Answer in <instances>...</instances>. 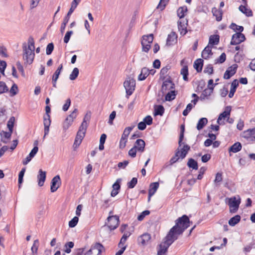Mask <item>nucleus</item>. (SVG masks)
<instances>
[{
  "label": "nucleus",
  "instance_id": "3c124183",
  "mask_svg": "<svg viewBox=\"0 0 255 255\" xmlns=\"http://www.w3.org/2000/svg\"><path fill=\"white\" fill-rule=\"evenodd\" d=\"M54 45L52 42H51V43H49V44H48V45L46 46V54L48 55H50L52 53V52L54 50Z\"/></svg>",
  "mask_w": 255,
  "mask_h": 255
},
{
  "label": "nucleus",
  "instance_id": "dca6fc26",
  "mask_svg": "<svg viewBox=\"0 0 255 255\" xmlns=\"http://www.w3.org/2000/svg\"><path fill=\"white\" fill-rule=\"evenodd\" d=\"M177 35L175 32H171L168 35L166 39V45L168 46L173 45L177 42Z\"/></svg>",
  "mask_w": 255,
  "mask_h": 255
},
{
  "label": "nucleus",
  "instance_id": "bf43d9fd",
  "mask_svg": "<svg viewBox=\"0 0 255 255\" xmlns=\"http://www.w3.org/2000/svg\"><path fill=\"white\" fill-rule=\"evenodd\" d=\"M223 180L222 173L218 172L216 175L215 179L214 181L216 185H219L218 183H220Z\"/></svg>",
  "mask_w": 255,
  "mask_h": 255
},
{
  "label": "nucleus",
  "instance_id": "f03ea898",
  "mask_svg": "<svg viewBox=\"0 0 255 255\" xmlns=\"http://www.w3.org/2000/svg\"><path fill=\"white\" fill-rule=\"evenodd\" d=\"M163 244L159 245V249L157 251V255H162L167 252L169 246L177 239V237H174L172 235L168 233L165 238Z\"/></svg>",
  "mask_w": 255,
  "mask_h": 255
},
{
  "label": "nucleus",
  "instance_id": "c85d7f7f",
  "mask_svg": "<svg viewBox=\"0 0 255 255\" xmlns=\"http://www.w3.org/2000/svg\"><path fill=\"white\" fill-rule=\"evenodd\" d=\"M178 28L181 35H185L187 32V27L185 24L180 21L178 22Z\"/></svg>",
  "mask_w": 255,
  "mask_h": 255
},
{
  "label": "nucleus",
  "instance_id": "13d9d810",
  "mask_svg": "<svg viewBox=\"0 0 255 255\" xmlns=\"http://www.w3.org/2000/svg\"><path fill=\"white\" fill-rule=\"evenodd\" d=\"M244 133L247 134L248 137L250 136H254L255 138V128L248 129L245 131Z\"/></svg>",
  "mask_w": 255,
  "mask_h": 255
},
{
  "label": "nucleus",
  "instance_id": "79ce46f5",
  "mask_svg": "<svg viewBox=\"0 0 255 255\" xmlns=\"http://www.w3.org/2000/svg\"><path fill=\"white\" fill-rule=\"evenodd\" d=\"M187 11V6H181L177 10V15L180 18H183L185 16L184 13Z\"/></svg>",
  "mask_w": 255,
  "mask_h": 255
},
{
  "label": "nucleus",
  "instance_id": "393cba45",
  "mask_svg": "<svg viewBox=\"0 0 255 255\" xmlns=\"http://www.w3.org/2000/svg\"><path fill=\"white\" fill-rule=\"evenodd\" d=\"M149 75V69L146 67L141 69L140 74L138 76V80L143 81Z\"/></svg>",
  "mask_w": 255,
  "mask_h": 255
},
{
  "label": "nucleus",
  "instance_id": "a18cd8bd",
  "mask_svg": "<svg viewBox=\"0 0 255 255\" xmlns=\"http://www.w3.org/2000/svg\"><path fill=\"white\" fill-rule=\"evenodd\" d=\"M185 131V126L184 125H182L180 126V133L179 135V141L178 144L179 146H180L182 144V141L184 138V134Z\"/></svg>",
  "mask_w": 255,
  "mask_h": 255
},
{
  "label": "nucleus",
  "instance_id": "c03bdc74",
  "mask_svg": "<svg viewBox=\"0 0 255 255\" xmlns=\"http://www.w3.org/2000/svg\"><path fill=\"white\" fill-rule=\"evenodd\" d=\"M79 74V70L78 68H74L70 74L69 79L71 80H75L78 76Z\"/></svg>",
  "mask_w": 255,
  "mask_h": 255
},
{
  "label": "nucleus",
  "instance_id": "774afa93",
  "mask_svg": "<svg viewBox=\"0 0 255 255\" xmlns=\"http://www.w3.org/2000/svg\"><path fill=\"white\" fill-rule=\"evenodd\" d=\"M73 32L72 30L68 31L66 32L64 37V42L65 43H67L71 37V36L73 34Z\"/></svg>",
  "mask_w": 255,
  "mask_h": 255
},
{
  "label": "nucleus",
  "instance_id": "423d86ee",
  "mask_svg": "<svg viewBox=\"0 0 255 255\" xmlns=\"http://www.w3.org/2000/svg\"><path fill=\"white\" fill-rule=\"evenodd\" d=\"M240 203V198H239L238 200L236 199V197L229 198L228 205L230 207V212L231 213H236L239 209Z\"/></svg>",
  "mask_w": 255,
  "mask_h": 255
},
{
  "label": "nucleus",
  "instance_id": "49530a36",
  "mask_svg": "<svg viewBox=\"0 0 255 255\" xmlns=\"http://www.w3.org/2000/svg\"><path fill=\"white\" fill-rule=\"evenodd\" d=\"M14 122L15 118L13 116L11 117L7 123V127L8 128V130H13Z\"/></svg>",
  "mask_w": 255,
  "mask_h": 255
},
{
  "label": "nucleus",
  "instance_id": "6ab92c4d",
  "mask_svg": "<svg viewBox=\"0 0 255 255\" xmlns=\"http://www.w3.org/2000/svg\"><path fill=\"white\" fill-rule=\"evenodd\" d=\"M46 173L42 169H40L37 175L38 184L39 186H42L46 179Z\"/></svg>",
  "mask_w": 255,
  "mask_h": 255
},
{
  "label": "nucleus",
  "instance_id": "b1692460",
  "mask_svg": "<svg viewBox=\"0 0 255 255\" xmlns=\"http://www.w3.org/2000/svg\"><path fill=\"white\" fill-rule=\"evenodd\" d=\"M242 148V144L240 142H236L234 143L229 148V152L230 153H237L240 151Z\"/></svg>",
  "mask_w": 255,
  "mask_h": 255
},
{
  "label": "nucleus",
  "instance_id": "37998d69",
  "mask_svg": "<svg viewBox=\"0 0 255 255\" xmlns=\"http://www.w3.org/2000/svg\"><path fill=\"white\" fill-rule=\"evenodd\" d=\"M26 49L29 50H33L34 51V40L32 36H29L28 39L27 45H26Z\"/></svg>",
  "mask_w": 255,
  "mask_h": 255
},
{
  "label": "nucleus",
  "instance_id": "052dcab7",
  "mask_svg": "<svg viewBox=\"0 0 255 255\" xmlns=\"http://www.w3.org/2000/svg\"><path fill=\"white\" fill-rule=\"evenodd\" d=\"M88 127V123H82L80 127L79 128V129L78 131L83 132L84 133H86L87 128Z\"/></svg>",
  "mask_w": 255,
  "mask_h": 255
},
{
  "label": "nucleus",
  "instance_id": "c9c22d12",
  "mask_svg": "<svg viewBox=\"0 0 255 255\" xmlns=\"http://www.w3.org/2000/svg\"><path fill=\"white\" fill-rule=\"evenodd\" d=\"M187 166L193 169L197 170L198 165L197 162L194 159L190 158L187 163Z\"/></svg>",
  "mask_w": 255,
  "mask_h": 255
},
{
  "label": "nucleus",
  "instance_id": "0eeeda50",
  "mask_svg": "<svg viewBox=\"0 0 255 255\" xmlns=\"http://www.w3.org/2000/svg\"><path fill=\"white\" fill-rule=\"evenodd\" d=\"M78 113V109H75L73 112L70 114L65 119L63 125V128L64 130H66L72 124L74 119L77 117V114Z\"/></svg>",
  "mask_w": 255,
  "mask_h": 255
},
{
  "label": "nucleus",
  "instance_id": "4c0bfd02",
  "mask_svg": "<svg viewBox=\"0 0 255 255\" xmlns=\"http://www.w3.org/2000/svg\"><path fill=\"white\" fill-rule=\"evenodd\" d=\"M190 149V147L188 145H184L183 148L181 149V151H180L179 156H180L181 159H183L186 157Z\"/></svg>",
  "mask_w": 255,
  "mask_h": 255
},
{
  "label": "nucleus",
  "instance_id": "72a5a7b5",
  "mask_svg": "<svg viewBox=\"0 0 255 255\" xmlns=\"http://www.w3.org/2000/svg\"><path fill=\"white\" fill-rule=\"evenodd\" d=\"M180 74L183 76V79L185 81H188V68L187 65H184L183 66L181 70Z\"/></svg>",
  "mask_w": 255,
  "mask_h": 255
},
{
  "label": "nucleus",
  "instance_id": "39448f33",
  "mask_svg": "<svg viewBox=\"0 0 255 255\" xmlns=\"http://www.w3.org/2000/svg\"><path fill=\"white\" fill-rule=\"evenodd\" d=\"M124 86L126 91V97L128 98L131 95L135 90V81L131 78H127L124 83Z\"/></svg>",
  "mask_w": 255,
  "mask_h": 255
},
{
  "label": "nucleus",
  "instance_id": "864d4df0",
  "mask_svg": "<svg viewBox=\"0 0 255 255\" xmlns=\"http://www.w3.org/2000/svg\"><path fill=\"white\" fill-rule=\"evenodd\" d=\"M130 236L129 233H127L126 234H125L123 237H122L121 241L118 245L119 247H121L122 246L124 245L125 243L126 242L127 238Z\"/></svg>",
  "mask_w": 255,
  "mask_h": 255
},
{
  "label": "nucleus",
  "instance_id": "bb28decb",
  "mask_svg": "<svg viewBox=\"0 0 255 255\" xmlns=\"http://www.w3.org/2000/svg\"><path fill=\"white\" fill-rule=\"evenodd\" d=\"M171 68V66L167 65L163 67L160 72V79L164 80L166 79V74L169 69Z\"/></svg>",
  "mask_w": 255,
  "mask_h": 255
},
{
  "label": "nucleus",
  "instance_id": "f8f14e48",
  "mask_svg": "<svg viewBox=\"0 0 255 255\" xmlns=\"http://www.w3.org/2000/svg\"><path fill=\"white\" fill-rule=\"evenodd\" d=\"M51 119L50 115H44L43 116V124L44 127V135L43 138H45L46 135L49 133V127L51 125Z\"/></svg>",
  "mask_w": 255,
  "mask_h": 255
},
{
  "label": "nucleus",
  "instance_id": "0e129e2a",
  "mask_svg": "<svg viewBox=\"0 0 255 255\" xmlns=\"http://www.w3.org/2000/svg\"><path fill=\"white\" fill-rule=\"evenodd\" d=\"M150 214V211L148 210H145L143 211L140 215L137 217V220L138 221H142L145 216L148 215Z\"/></svg>",
  "mask_w": 255,
  "mask_h": 255
},
{
  "label": "nucleus",
  "instance_id": "5fc2aeb1",
  "mask_svg": "<svg viewBox=\"0 0 255 255\" xmlns=\"http://www.w3.org/2000/svg\"><path fill=\"white\" fill-rule=\"evenodd\" d=\"M78 221H79V218L78 217H74L72 220H71L69 222V227L70 228H74L75 227L78 222Z\"/></svg>",
  "mask_w": 255,
  "mask_h": 255
},
{
  "label": "nucleus",
  "instance_id": "2f4dec72",
  "mask_svg": "<svg viewBox=\"0 0 255 255\" xmlns=\"http://www.w3.org/2000/svg\"><path fill=\"white\" fill-rule=\"evenodd\" d=\"M210 55H213V53L211 48L207 46L203 50L202 52V57L205 59H208Z\"/></svg>",
  "mask_w": 255,
  "mask_h": 255
},
{
  "label": "nucleus",
  "instance_id": "ddd939ff",
  "mask_svg": "<svg viewBox=\"0 0 255 255\" xmlns=\"http://www.w3.org/2000/svg\"><path fill=\"white\" fill-rule=\"evenodd\" d=\"M162 85V90L166 91L170 89H174L175 85L172 81L171 78L170 76L167 79L163 80Z\"/></svg>",
  "mask_w": 255,
  "mask_h": 255
},
{
  "label": "nucleus",
  "instance_id": "58836bf2",
  "mask_svg": "<svg viewBox=\"0 0 255 255\" xmlns=\"http://www.w3.org/2000/svg\"><path fill=\"white\" fill-rule=\"evenodd\" d=\"M134 126L127 127L124 131V132L122 135V139L128 140V138L130 131L132 130Z\"/></svg>",
  "mask_w": 255,
  "mask_h": 255
},
{
  "label": "nucleus",
  "instance_id": "8fccbe9b",
  "mask_svg": "<svg viewBox=\"0 0 255 255\" xmlns=\"http://www.w3.org/2000/svg\"><path fill=\"white\" fill-rule=\"evenodd\" d=\"M18 89L17 85L14 83L11 86L9 92L11 96H14L18 93Z\"/></svg>",
  "mask_w": 255,
  "mask_h": 255
},
{
  "label": "nucleus",
  "instance_id": "6e6552de",
  "mask_svg": "<svg viewBox=\"0 0 255 255\" xmlns=\"http://www.w3.org/2000/svg\"><path fill=\"white\" fill-rule=\"evenodd\" d=\"M108 225L110 231L115 230L119 225V217L117 215L109 216L107 218Z\"/></svg>",
  "mask_w": 255,
  "mask_h": 255
},
{
  "label": "nucleus",
  "instance_id": "aec40b11",
  "mask_svg": "<svg viewBox=\"0 0 255 255\" xmlns=\"http://www.w3.org/2000/svg\"><path fill=\"white\" fill-rule=\"evenodd\" d=\"M150 238L151 236L149 234L144 233L138 238V242L139 244L144 246L150 240Z\"/></svg>",
  "mask_w": 255,
  "mask_h": 255
},
{
  "label": "nucleus",
  "instance_id": "f704fd0d",
  "mask_svg": "<svg viewBox=\"0 0 255 255\" xmlns=\"http://www.w3.org/2000/svg\"><path fill=\"white\" fill-rule=\"evenodd\" d=\"M208 120L206 118H201L197 125L196 128L198 130L202 129L204 126L207 124Z\"/></svg>",
  "mask_w": 255,
  "mask_h": 255
},
{
  "label": "nucleus",
  "instance_id": "338daca9",
  "mask_svg": "<svg viewBox=\"0 0 255 255\" xmlns=\"http://www.w3.org/2000/svg\"><path fill=\"white\" fill-rule=\"evenodd\" d=\"M255 243L254 242H252L249 245L246 246L244 248V251L245 253H248V252H250V251L252 250V249L255 248Z\"/></svg>",
  "mask_w": 255,
  "mask_h": 255
},
{
  "label": "nucleus",
  "instance_id": "2eb2a0df",
  "mask_svg": "<svg viewBox=\"0 0 255 255\" xmlns=\"http://www.w3.org/2000/svg\"><path fill=\"white\" fill-rule=\"evenodd\" d=\"M213 90L214 86H212L211 87H209L204 90L200 96V100L201 101H204L205 99H209V96L213 92Z\"/></svg>",
  "mask_w": 255,
  "mask_h": 255
},
{
  "label": "nucleus",
  "instance_id": "6e6d98bb",
  "mask_svg": "<svg viewBox=\"0 0 255 255\" xmlns=\"http://www.w3.org/2000/svg\"><path fill=\"white\" fill-rule=\"evenodd\" d=\"M168 1L169 0H160L159 4L157 6V8L160 9V10H163L165 8L166 5Z\"/></svg>",
  "mask_w": 255,
  "mask_h": 255
},
{
  "label": "nucleus",
  "instance_id": "de8ad7c7",
  "mask_svg": "<svg viewBox=\"0 0 255 255\" xmlns=\"http://www.w3.org/2000/svg\"><path fill=\"white\" fill-rule=\"evenodd\" d=\"M226 59V55L225 53H222L219 57L215 60V63H220L222 64L224 63Z\"/></svg>",
  "mask_w": 255,
  "mask_h": 255
},
{
  "label": "nucleus",
  "instance_id": "e2e57ef3",
  "mask_svg": "<svg viewBox=\"0 0 255 255\" xmlns=\"http://www.w3.org/2000/svg\"><path fill=\"white\" fill-rule=\"evenodd\" d=\"M94 249L98 251V254H100L103 251L105 250L104 247L100 243H97L94 246Z\"/></svg>",
  "mask_w": 255,
  "mask_h": 255
},
{
  "label": "nucleus",
  "instance_id": "473e14b6",
  "mask_svg": "<svg viewBox=\"0 0 255 255\" xmlns=\"http://www.w3.org/2000/svg\"><path fill=\"white\" fill-rule=\"evenodd\" d=\"M220 40V36L218 35H212L209 37V43L212 45L218 44Z\"/></svg>",
  "mask_w": 255,
  "mask_h": 255
},
{
  "label": "nucleus",
  "instance_id": "f3484780",
  "mask_svg": "<svg viewBox=\"0 0 255 255\" xmlns=\"http://www.w3.org/2000/svg\"><path fill=\"white\" fill-rule=\"evenodd\" d=\"M85 136V133L83 132L78 131L74 140L73 146L74 148L78 147L82 142L83 139Z\"/></svg>",
  "mask_w": 255,
  "mask_h": 255
},
{
  "label": "nucleus",
  "instance_id": "680f3d73",
  "mask_svg": "<svg viewBox=\"0 0 255 255\" xmlns=\"http://www.w3.org/2000/svg\"><path fill=\"white\" fill-rule=\"evenodd\" d=\"M213 67L211 64L208 65L204 69V72L211 75L213 73Z\"/></svg>",
  "mask_w": 255,
  "mask_h": 255
},
{
  "label": "nucleus",
  "instance_id": "20e7f679",
  "mask_svg": "<svg viewBox=\"0 0 255 255\" xmlns=\"http://www.w3.org/2000/svg\"><path fill=\"white\" fill-rule=\"evenodd\" d=\"M153 34H149L148 35H144L142 36L141 42L142 46V51L147 53L151 48V44L153 40Z\"/></svg>",
  "mask_w": 255,
  "mask_h": 255
},
{
  "label": "nucleus",
  "instance_id": "603ef678",
  "mask_svg": "<svg viewBox=\"0 0 255 255\" xmlns=\"http://www.w3.org/2000/svg\"><path fill=\"white\" fill-rule=\"evenodd\" d=\"M179 154H180V151L178 150L177 151H176L174 156H173L170 160V164H173V163L177 162L178 159H179Z\"/></svg>",
  "mask_w": 255,
  "mask_h": 255
},
{
  "label": "nucleus",
  "instance_id": "5701e85b",
  "mask_svg": "<svg viewBox=\"0 0 255 255\" xmlns=\"http://www.w3.org/2000/svg\"><path fill=\"white\" fill-rule=\"evenodd\" d=\"M239 86V82L237 79H235L231 83V87L230 89V93L229 94V97L231 98H232L235 93L236 91L237 88Z\"/></svg>",
  "mask_w": 255,
  "mask_h": 255
},
{
  "label": "nucleus",
  "instance_id": "9b49d317",
  "mask_svg": "<svg viewBox=\"0 0 255 255\" xmlns=\"http://www.w3.org/2000/svg\"><path fill=\"white\" fill-rule=\"evenodd\" d=\"M61 182L59 175L54 176L51 182L50 190L51 192H55L61 185Z\"/></svg>",
  "mask_w": 255,
  "mask_h": 255
},
{
  "label": "nucleus",
  "instance_id": "c756f323",
  "mask_svg": "<svg viewBox=\"0 0 255 255\" xmlns=\"http://www.w3.org/2000/svg\"><path fill=\"white\" fill-rule=\"evenodd\" d=\"M241 217L239 215H235L231 218L229 221V224L230 226L233 227L240 222Z\"/></svg>",
  "mask_w": 255,
  "mask_h": 255
},
{
  "label": "nucleus",
  "instance_id": "4468645a",
  "mask_svg": "<svg viewBox=\"0 0 255 255\" xmlns=\"http://www.w3.org/2000/svg\"><path fill=\"white\" fill-rule=\"evenodd\" d=\"M231 111V107L230 106L226 107L225 111L223 113H221L219 116V117L217 120V123L220 125H222V123H221L220 121L223 119H225L226 118H228L229 117H230Z\"/></svg>",
  "mask_w": 255,
  "mask_h": 255
},
{
  "label": "nucleus",
  "instance_id": "e433bc0d",
  "mask_svg": "<svg viewBox=\"0 0 255 255\" xmlns=\"http://www.w3.org/2000/svg\"><path fill=\"white\" fill-rule=\"evenodd\" d=\"M39 246V242L38 239L34 241L31 248L32 255H37V251Z\"/></svg>",
  "mask_w": 255,
  "mask_h": 255
},
{
  "label": "nucleus",
  "instance_id": "4d7b16f0",
  "mask_svg": "<svg viewBox=\"0 0 255 255\" xmlns=\"http://www.w3.org/2000/svg\"><path fill=\"white\" fill-rule=\"evenodd\" d=\"M137 183V179L135 177H133L130 181L128 183V188H133L135 187Z\"/></svg>",
  "mask_w": 255,
  "mask_h": 255
},
{
  "label": "nucleus",
  "instance_id": "9d476101",
  "mask_svg": "<svg viewBox=\"0 0 255 255\" xmlns=\"http://www.w3.org/2000/svg\"><path fill=\"white\" fill-rule=\"evenodd\" d=\"M238 67V66L237 64H234L228 67L224 74V78L225 79H229L236 74Z\"/></svg>",
  "mask_w": 255,
  "mask_h": 255
},
{
  "label": "nucleus",
  "instance_id": "a211bd4d",
  "mask_svg": "<svg viewBox=\"0 0 255 255\" xmlns=\"http://www.w3.org/2000/svg\"><path fill=\"white\" fill-rule=\"evenodd\" d=\"M145 141L142 139H138L135 142L133 146H135V148L137 149V151L142 153L145 150Z\"/></svg>",
  "mask_w": 255,
  "mask_h": 255
},
{
  "label": "nucleus",
  "instance_id": "a19ab883",
  "mask_svg": "<svg viewBox=\"0 0 255 255\" xmlns=\"http://www.w3.org/2000/svg\"><path fill=\"white\" fill-rule=\"evenodd\" d=\"M74 243L73 242H68L64 246V251L65 253L69 254L71 253V249L74 247Z\"/></svg>",
  "mask_w": 255,
  "mask_h": 255
},
{
  "label": "nucleus",
  "instance_id": "7ed1b4c3",
  "mask_svg": "<svg viewBox=\"0 0 255 255\" xmlns=\"http://www.w3.org/2000/svg\"><path fill=\"white\" fill-rule=\"evenodd\" d=\"M23 50V59L24 61V65H30L33 63L35 53L33 50L26 49V43L23 42L22 45Z\"/></svg>",
  "mask_w": 255,
  "mask_h": 255
},
{
  "label": "nucleus",
  "instance_id": "cd10ccee",
  "mask_svg": "<svg viewBox=\"0 0 255 255\" xmlns=\"http://www.w3.org/2000/svg\"><path fill=\"white\" fill-rule=\"evenodd\" d=\"M164 113V108L162 105H156L154 107V115L162 116Z\"/></svg>",
  "mask_w": 255,
  "mask_h": 255
},
{
  "label": "nucleus",
  "instance_id": "7c9ffc66",
  "mask_svg": "<svg viewBox=\"0 0 255 255\" xmlns=\"http://www.w3.org/2000/svg\"><path fill=\"white\" fill-rule=\"evenodd\" d=\"M239 10L247 16H253V12L251 9H248L245 5H241L239 7Z\"/></svg>",
  "mask_w": 255,
  "mask_h": 255
},
{
  "label": "nucleus",
  "instance_id": "09e8293b",
  "mask_svg": "<svg viewBox=\"0 0 255 255\" xmlns=\"http://www.w3.org/2000/svg\"><path fill=\"white\" fill-rule=\"evenodd\" d=\"M8 91V88L6 84L4 82L0 81V94L7 92Z\"/></svg>",
  "mask_w": 255,
  "mask_h": 255
},
{
  "label": "nucleus",
  "instance_id": "a878e982",
  "mask_svg": "<svg viewBox=\"0 0 255 255\" xmlns=\"http://www.w3.org/2000/svg\"><path fill=\"white\" fill-rule=\"evenodd\" d=\"M212 12L214 16L216 17V20L220 21L222 19L223 12L222 10L218 9L216 7H213L212 9Z\"/></svg>",
  "mask_w": 255,
  "mask_h": 255
},
{
  "label": "nucleus",
  "instance_id": "4be33fe9",
  "mask_svg": "<svg viewBox=\"0 0 255 255\" xmlns=\"http://www.w3.org/2000/svg\"><path fill=\"white\" fill-rule=\"evenodd\" d=\"M204 60L202 59L198 58L194 62L193 67L197 72H201L203 69Z\"/></svg>",
  "mask_w": 255,
  "mask_h": 255
},
{
  "label": "nucleus",
  "instance_id": "1a4fd4ad",
  "mask_svg": "<svg viewBox=\"0 0 255 255\" xmlns=\"http://www.w3.org/2000/svg\"><path fill=\"white\" fill-rule=\"evenodd\" d=\"M245 35L240 32H237L232 35L230 44L232 45H236L240 44L246 40Z\"/></svg>",
  "mask_w": 255,
  "mask_h": 255
},
{
  "label": "nucleus",
  "instance_id": "412c9836",
  "mask_svg": "<svg viewBox=\"0 0 255 255\" xmlns=\"http://www.w3.org/2000/svg\"><path fill=\"white\" fill-rule=\"evenodd\" d=\"M159 187L158 182H153L150 184V188L148 191V201L150 200V197L154 194Z\"/></svg>",
  "mask_w": 255,
  "mask_h": 255
},
{
  "label": "nucleus",
  "instance_id": "ea45409f",
  "mask_svg": "<svg viewBox=\"0 0 255 255\" xmlns=\"http://www.w3.org/2000/svg\"><path fill=\"white\" fill-rule=\"evenodd\" d=\"M176 92L175 91L171 90L169 92L165 97V100L166 101H171L173 100L176 97Z\"/></svg>",
  "mask_w": 255,
  "mask_h": 255
},
{
  "label": "nucleus",
  "instance_id": "f257e3e1",
  "mask_svg": "<svg viewBox=\"0 0 255 255\" xmlns=\"http://www.w3.org/2000/svg\"><path fill=\"white\" fill-rule=\"evenodd\" d=\"M190 220L186 215L178 218L176 220L175 225L169 231L168 233L174 237L178 238V236L182 235L184 231L190 226Z\"/></svg>",
  "mask_w": 255,
  "mask_h": 255
},
{
  "label": "nucleus",
  "instance_id": "69168bd1",
  "mask_svg": "<svg viewBox=\"0 0 255 255\" xmlns=\"http://www.w3.org/2000/svg\"><path fill=\"white\" fill-rule=\"evenodd\" d=\"M91 115H92V113L90 111H87V113L84 116V117L82 122L84 123H87L88 122H89V121L91 119Z\"/></svg>",
  "mask_w": 255,
  "mask_h": 255
}]
</instances>
